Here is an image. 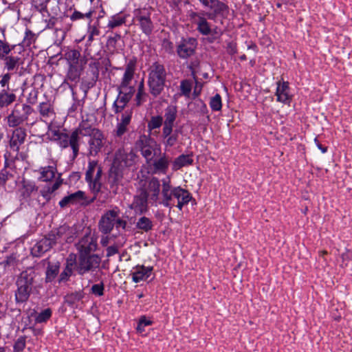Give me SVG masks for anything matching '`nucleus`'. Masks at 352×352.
Wrapping results in <instances>:
<instances>
[{
  "label": "nucleus",
  "mask_w": 352,
  "mask_h": 352,
  "mask_svg": "<svg viewBox=\"0 0 352 352\" xmlns=\"http://www.w3.org/2000/svg\"><path fill=\"white\" fill-rule=\"evenodd\" d=\"M341 257L342 259V265L346 266L348 265V261L352 260V251L346 250L345 252L342 254Z\"/></svg>",
  "instance_id": "obj_64"
},
{
  "label": "nucleus",
  "mask_w": 352,
  "mask_h": 352,
  "mask_svg": "<svg viewBox=\"0 0 352 352\" xmlns=\"http://www.w3.org/2000/svg\"><path fill=\"white\" fill-rule=\"evenodd\" d=\"M85 192L78 190L74 193L69 194L64 197L60 201L59 206L60 208H65L69 205H75L78 204H84L86 200Z\"/></svg>",
  "instance_id": "obj_26"
},
{
  "label": "nucleus",
  "mask_w": 352,
  "mask_h": 352,
  "mask_svg": "<svg viewBox=\"0 0 352 352\" xmlns=\"http://www.w3.org/2000/svg\"><path fill=\"white\" fill-rule=\"evenodd\" d=\"M74 133L77 134V140L80 143L81 136H92L96 131H100L98 129H96L88 122V120H82L79 126L75 129Z\"/></svg>",
  "instance_id": "obj_31"
},
{
  "label": "nucleus",
  "mask_w": 352,
  "mask_h": 352,
  "mask_svg": "<svg viewBox=\"0 0 352 352\" xmlns=\"http://www.w3.org/2000/svg\"><path fill=\"white\" fill-rule=\"evenodd\" d=\"M87 34L88 41H92L94 40L96 36H98L100 35V30L97 26L89 25L88 27Z\"/></svg>",
  "instance_id": "obj_59"
},
{
  "label": "nucleus",
  "mask_w": 352,
  "mask_h": 352,
  "mask_svg": "<svg viewBox=\"0 0 352 352\" xmlns=\"http://www.w3.org/2000/svg\"><path fill=\"white\" fill-rule=\"evenodd\" d=\"M35 34H34L30 30H26L25 35L23 41V44L26 47H29L35 41Z\"/></svg>",
  "instance_id": "obj_57"
},
{
  "label": "nucleus",
  "mask_w": 352,
  "mask_h": 352,
  "mask_svg": "<svg viewBox=\"0 0 352 352\" xmlns=\"http://www.w3.org/2000/svg\"><path fill=\"white\" fill-rule=\"evenodd\" d=\"M51 140L55 142L61 148L70 146L72 150L73 159L78 155L80 144L77 140V134L74 131L69 135L67 133L54 130L52 131Z\"/></svg>",
  "instance_id": "obj_4"
},
{
  "label": "nucleus",
  "mask_w": 352,
  "mask_h": 352,
  "mask_svg": "<svg viewBox=\"0 0 352 352\" xmlns=\"http://www.w3.org/2000/svg\"><path fill=\"white\" fill-rule=\"evenodd\" d=\"M57 171L56 167L54 166H47L40 168L39 179L42 182H50L55 177Z\"/></svg>",
  "instance_id": "obj_39"
},
{
  "label": "nucleus",
  "mask_w": 352,
  "mask_h": 352,
  "mask_svg": "<svg viewBox=\"0 0 352 352\" xmlns=\"http://www.w3.org/2000/svg\"><path fill=\"white\" fill-rule=\"evenodd\" d=\"M65 58L67 62L77 61L80 58V53L77 50H71L65 53Z\"/></svg>",
  "instance_id": "obj_55"
},
{
  "label": "nucleus",
  "mask_w": 352,
  "mask_h": 352,
  "mask_svg": "<svg viewBox=\"0 0 352 352\" xmlns=\"http://www.w3.org/2000/svg\"><path fill=\"white\" fill-rule=\"evenodd\" d=\"M120 208L117 206L106 210L99 220V230L104 234H108L111 233L114 226L116 229L121 228L125 230L127 223L120 217Z\"/></svg>",
  "instance_id": "obj_3"
},
{
  "label": "nucleus",
  "mask_w": 352,
  "mask_h": 352,
  "mask_svg": "<svg viewBox=\"0 0 352 352\" xmlns=\"http://www.w3.org/2000/svg\"><path fill=\"white\" fill-rule=\"evenodd\" d=\"M82 71V69H77L74 67H69L66 76L67 79L72 82L78 81Z\"/></svg>",
  "instance_id": "obj_47"
},
{
  "label": "nucleus",
  "mask_w": 352,
  "mask_h": 352,
  "mask_svg": "<svg viewBox=\"0 0 352 352\" xmlns=\"http://www.w3.org/2000/svg\"><path fill=\"white\" fill-rule=\"evenodd\" d=\"M181 95L189 97L192 90V82L190 80H183L180 82Z\"/></svg>",
  "instance_id": "obj_49"
},
{
  "label": "nucleus",
  "mask_w": 352,
  "mask_h": 352,
  "mask_svg": "<svg viewBox=\"0 0 352 352\" xmlns=\"http://www.w3.org/2000/svg\"><path fill=\"white\" fill-rule=\"evenodd\" d=\"M196 41L194 38L183 40L177 48V53L179 58L186 59L195 54Z\"/></svg>",
  "instance_id": "obj_21"
},
{
  "label": "nucleus",
  "mask_w": 352,
  "mask_h": 352,
  "mask_svg": "<svg viewBox=\"0 0 352 352\" xmlns=\"http://www.w3.org/2000/svg\"><path fill=\"white\" fill-rule=\"evenodd\" d=\"M190 17L197 26V30L204 36L210 35L212 32V27L207 19L200 13L192 12Z\"/></svg>",
  "instance_id": "obj_19"
},
{
  "label": "nucleus",
  "mask_w": 352,
  "mask_h": 352,
  "mask_svg": "<svg viewBox=\"0 0 352 352\" xmlns=\"http://www.w3.org/2000/svg\"><path fill=\"white\" fill-rule=\"evenodd\" d=\"M98 247L97 237L91 233L89 228L85 235L76 244L78 255L94 254Z\"/></svg>",
  "instance_id": "obj_7"
},
{
  "label": "nucleus",
  "mask_w": 352,
  "mask_h": 352,
  "mask_svg": "<svg viewBox=\"0 0 352 352\" xmlns=\"http://www.w3.org/2000/svg\"><path fill=\"white\" fill-rule=\"evenodd\" d=\"M100 258L97 254L78 255L76 270L80 275L94 271L100 266Z\"/></svg>",
  "instance_id": "obj_10"
},
{
  "label": "nucleus",
  "mask_w": 352,
  "mask_h": 352,
  "mask_svg": "<svg viewBox=\"0 0 352 352\" xmlns=\"http://www.w3.org/2000/svg\"><path fill=\"white\" fill-rule=\"evenodd\" d=\"M104 136L102 132L96 131L94 135L90 137L89 144V155L96 156L104 146Z\"/></svg>",
  "instance_id": "obj_22"
},
{
  "label": "nucleus",
  "mask_w": 352,
  "mask_h": 352,
  "mask_svg": "<svg viewBox=\"0 0 352 352\" xmlns=\"http://www.w3.org/2000/svg\"><path fill=\"white\" fill-rule=\"evenodd\" d=\"M163 123V118L160 116H152L148 122V129L152 131L159 129Z\"/></svg>",
  "instance_id": "obj_51"
},
{
  "label": "nucleus",
  "mask_w": 352,
  "mask_h": 352,
  "mask_svg": "<svg viewBox=\"0 0 352 352\" xmlns=\"http://www.w3.org/2000/svg\"><path fill=\"white\" fill-rule=\"evenodd\" d=\"M133 114V111L132 109H126L117 117L118 122L116 129L113 130V134L116 138H120L129 131Z\"/></svg>",
  "instance_id": "obj_13"
},
{
  "label": "nucleus",
  "mask_w": 352,
  "mask_h": 352,
  "mask_svg": "<svg viewBox=\"0 0 352 352\" xmlns=\"http://www.w3.org/2000/svg\"><path fill=\"white\" fill-rule=\"evenodd\" d=\"M135 145L140 149L141 154L146 160L147 162L153 160V151L156 145V142L153 139L148 135H142L136 141Z\"/></svg>",
  "instance_id": "obj_12"
},
{
  "label": "nucleus",
  "mask_w": 352,
  "mask_h": 352,
  "mask_svg": "<svg viewBox=\"0 0 352 352\" xmlns=\"http://www.w3.org/2000/svg\"><path fill=\"white\" fill-rule=\"evenodd\" d=\"M63 183V179L60 178V176L58 177V178L56 179V181L54 182V184L52 186H47V188H44L41 191V195L43 197H47L53 193L54 191H56L57 189L59 188L60 185Z\"/></svg>",
  "instance_id": "obj_48"
},
{
  "label": "nucleus",
  "mask_w": 352,
  "mask_h": 352,
  "mask_svg": "<svg viewBox=\"0 0 352 352\" xmlns=\"http://www.w3.org/2000/svg\"><path fill=\"white\" fill-rule=\"evenodd\" d=\"M34 113V109L28 104H15L11 113L7 116V123L10 127L19 126L29 121V117Z\"/></svg>",
  "instance_id": "obj_5"
},
{
  "label": "nucleus",
  "mask_w": 352,
  "mask_h": 352,
  "mask_svg": "<svg viewBox=\"0 0 352 352\" xmlns=\"http://www.w3.org/2000/svg\"><path fill=\"white\" fill-rule=\"evenodd\" d=\"M83 298L81 292H74L67 294L65 297V302L70 307H72L76 302H79Z\"/></svg>",
  "instance_id": "obj_45"
},
{
  "label": "nucleus",
  "mask_w": 352,
  "mask_h": 352,
  "mask_svg": "<svg viewBox=\"0 0 352 352\" xmlns=\"http://www.w3.org/2000/svg\"><path fill=\"white\" fill-rule=\"evenodd\" d=\"M2 60H3L4 69L8 72L16 71L19 66L23 64L21 52H19L16 54L14 50L6 56Z\"/></svg>",
  "instance_id": "obj_20"
},
{
  "label": "nucleus",
  "mask_w": 352,
  "mask_h": 352,
  "mask_svg": "<svg viewBox=\"0 0 352 352\" xmlns=\"http://www.w3.org/2000/svg\"><path fill=\"white\" fill-rule=\"evenodd\" d=\"M134 271L131 273L132 280L138 283L142 280L147 279L151 274L153 267L152 266L145 267L144 265H137L133 268Z\"/></svg>",
  "instance_id": "obj_29"
},
{
  "label": "nucleus",
  "mask_w": 352,
  "mask_h": 352,
  "mask_svg": "<svg viewBox=\"0 0 352 352\" xmlns=\"http://www.w3.org/2000/svg\"><path fill=\"white\" fill-rule=\"evenodd\" d=\"M149 199L146 197L144 191L139 190L138 193L133 197V201L129 205V208L134 210L137 214H142L148 211V201Z\"/></svg>",
  "instance_id": "obj_16"
},
{
  "label": "nucleus",
  "mask_w": 352,
  "mask_h": 352,
  "mask_svg": "<svg viewBox=\"0 0 352 352\" xmlns=\"http://www.w3.org/2000/svg\"><path fill=\"white\" fill-rule=\"evenodd\" d=\"M57 243L51 231L38 241L32 248V254L35 257H39L45 252L49 251Z\"/></svg>",
  "instance_id": "obj_15"
},
{
  "label": "nucleus",
  "mask_w": 352,
  "mask_h": 352,
  "mask_svg": "<svg viewBox=\"0 0 352 352\" xmlns=\"http://www.w3.org/2000/svg\"><path fill=\"white\" fill-rule=\"evenodd\" d=\"M26 137V129L23 127L16 126L13 130L10 136L9 141L10 148L15 152H19L20 146L25 142Z\"/></svg>",
  "instance_id": "obj_18"
},
{
  "label": "nucleus",
  "mask_w": 352,
  "mask_h": 352,
  "mask_svg": "<svg viewBox=\"0 0 352 352\" xmlns=\"http://www.w3.org/2000/svg\"><path fill=\"white\" fill-rule=\"evenodd\" d=\"M121 38L120 34L116 33L113 36L109 37L107 45L109 47H112L113 49L116 48V43L118 40Z\"/></svg>",
  "instance_id": "obj_62"
},
{
  "label": "nucleus",
  "mask_w": 352,
  "mask_h": 352,
  "mask_svg": "<svg viewBox=\"0 0 352 352\" xmlns=\"http://www.w3.org/2000/svg\"><path fill=\"white\" fill-rule=\"evenodd\" d=\"M51 316L52 310L50 308H47L39 313L36 316L35 320L38 323L45 322L51 318Z\"/></svg>",
  "instance_id": "obj_52"
},
{
  "label": "nucleus",
  "mask_w": 352,
  "mask_h": 352,
  "mask_svg": "<svg viewBox=\"0 0 352 352\" xmlns=\"http://www.w3.org/2000/svg\"><path fill=\"white\" fill-rule=\"evenodd\" d=\"M148 86L150 94L156 98L164 91L166 72L165 67L160 62L153 63L148 68Z\"/></svg>",
  "instance_id": "obj_2"
},
{
  "label": "nucleus",
  "mask_w": 352,
  "mask_h": 352,
  "mask_svg": "<svg viewBox=\"0 0 352 352\" xmlns=\"http://www.w3.org/2000/svg\"><path fill=\"white\" fill-rule=\"evenodd\" d=\"M212 10L213 12L208 14L209 19H212L216 16H221L223 18L228 16L229 13V7L225 3L219 0H214L208 7Z\"/></svg>",
  "instance_id": "obj_28"
},
{
  "label": "nucleus",
  "mask_w": 352,
  "mask_h": 352,
  "mask_svg": "<svg viewBox=\"0 0 352 352\" xmlns=\"http://www.w3.org/2000/svg\"><path fill=\"white\" fill-rule=\"evenodd\" d=\"M148 96V94L146 91H137L135 102L136 107H140L146 101L147 97Z\"/></svg>",
  "instance_id": "obj_56"
},
{
  "label": "nucleus",
  "mask_w": 352,
  "mask_h": 352,
  "mask_svg": "<svg viewBox=\"0 0 352 352\" xmlns=\"http://www.w3.org/2000/svg\"><path fill=\"white\" fill-rule=\"evenodd\" d=\"M123 178V170L113 166L112 164L108 178V183L110 186V189L114 194L117 193L118 186L121 182Z\"/></svg>",
  "instance_id": "obj_25"
},
{
  "label": "nucleus",
  "mask_w": 352,
  "mask_h": 352,
  "mask_svg": "<svg viewBox=\"0 0 352 352\" xmlns=\"http://www.w3.org/2000/svg\"><path fill=\"white\" fill-rule=\"evenodd\" d=\"M16 96L13 92H10L8 89L0 91V108H6L11 105L16 101Z\"/></svg>",
  "instance_id": "obj_36"
},
{
  "label": "nucleus",
  "mask_w": 352,
  "mask_h": 352,
  "mask_svg": "<svg viewBox=\"0 0 352 352\" xmlns=\"http://www.w3.org/2000/svg\"><path fill=\"white\" fill-rule=\"evenodd\" d=\"M54 236L56 243H72L76 236L77 230L75 227H69L66 225L51 231Z\"/></svg>",
  "instance_id": "obj_14"
},
{
  "label": "nucleus",
  "mask_w": 352,
  "mask_h": 352,
  "mask_svg": "<svg viewBox=\"0 0 352 352\" xmlns=\"http://www.w3.org/2000/svg\"><path fill=\"white\" fill-rule=\"evenodd\" d=\"M37 189L38 188L34 182L24 181L23 188L21 190V195L23 198L30 197L32 193L36 191Z\"/></svg>",
  "instance_id": "obj_42"
},
{
  "label": "nucleus",
  "mask_w": 352,
  "mask_h": 352,
  "mask_svg": "<svg viewBox=\"0 0 352 352\" xmlns=\"http://www.w3.org/2000/svg\"><path fill=\"white\" fill-rule=\"evenodd\" d=\"M151 8H137L133 11V21L140 26L146 35L149 36L154 28L151 19Z\"/></svg>",
  "instance_id": "obj_6"
},
{
  "label": "nucleus",
  "mask_w": 352,
  "mask_h": 352,
  "mask_svg": "<svg viewBox=\"0 0 352 352\" xmlns=\"http://www.w3.org/2000/svg\"><path fill=\"white\" fill-rule=\"evenodd\" d=\"M126 104H123L122 103H120V102L117 101L116 100L113 102L112 105L113 111L116 114L122 113L124 112L126 109Z\"/></svg>",
  "instance_id": "obj_61"
},
{
  "label": "nucleus",
  "mask_w": 352,
  "mask_h": 352,
  "mask_svg": "<svg viewBox=\"0 0 352 352\" xmlns=\"http://www.w3.org/2000/svg\"><path fill=\"white\" fill-rule=\"evenodd\" d=\"M126 22V18L124 16H120L119 15L113 16L111 19L109 21L107 24V28L109 29L113 30L116 27L121 26Z\"/></svg>",
  "instance_id": "obj_46"
},
{
  "label": "nucleus",
  "mask_w": 352,
  "mask_h": 352,
  "mask_svg": "<svg viewBox=\"0 0 352 352\" xmlns=\"http://www.w3.org/2000/svg\"><path fill=\"white\" fill-rule=\"evenodd\" d=\"M192 156V155L184 154L179 155L173 162V170H177L184 166L192 165L193 163V159Z\"/></svg>",
  "instance_id": "obj_37"
},
{
  "label": "nucleus",
  "mask_w": 352,
  "mask_h": 352,
  "mask_svg": "<svg viewBox=\"0 0 352 352\" xmlns=\"http://www.w3.org/2000/svg\"><path fill=\"white\" fill-rule=\"evenodd\" d=\"M25 347V338L19 337L14 342V352H22Z\"/></svg>",
  "instance_id": "obj_58"
},
{
  "label": "nucleus",
  "mask_w": 352,
  "mask_h": 352,
  "mask_svg": "<svg viewBox=\"0 0 352 352\" xmlns=\"http://www.w3.org/2000/svg\"><path fill=\"white\" fill-rule=\"evenodd\" d=\"M16 45H10L6 41L0 39V60H2L6 56L14 50Z\"/></svg>",
  "instance_id": "obj_43"
},
{
  "label": "nucleus",
  "mask_w": 352,
  "mask_h": 352,
  "mask_svg": "<svg viewBox=\"0 0 352 352\" xmlns=\"http://www.w3.org/2000/svg\"><path fill=\"white\" fill-rule=\"evenodd\" d=\"M7 166L8 159L6 158L5 167L0 172V186H5L9 177L12 176V174H10L9 171L7 170Z\"/></svg>",
  "instance_id": "obj_54"
},
{
  "label": "nucleus",
  "mask_w": 352,
  "mask_h": 352,
  "mask_svg": "<svg viewBox=\"0 0 352 352\" xmlns=\"http://www.w3.org/2000/svg\"><path fill=\"white\" fill-rule=\"evenodd\" d=\"M102 176V168L95 160L89 161L85 173V180L91 189L98 190L101 188L100 179Z\"/></svg>",
  "instance_id": "obj_11"
},
{
  "label": "nucleus",
  "mask_w": 352,
  "mask_h": 352,
  "mask_svg": "<svg viewBox=\"0 0 352 352\" xmlns=\"http://www.w3.org/2000/svg\"><path fill=\"white\" fill-rule=\"evenodd\" d=\"M170 159L164 153L159 159L155 160L153 163L154 173L166 174L168 169Z\"/></svg>",
  "instance_id": "obj_35"
},
{
  "label": "nucleus",
  "mask_w": 352,
  "mask_h": 352,
  "mask_svg": "<svg viewBox=\"0 0 352 352\" xmlns=\"http://www.w3.org/2000/svg\"><path fill=\"white\" fill-rule=\"evenodd\" d=\"M47 263L45 271V283H52L59 274L60 263L58 261H51L49 259L45 261Z\"/></svg>",
  "instance_id": "obj_30"
},
{
  "label": "nucleus",
  "mask_w": 352,
  "mask_h": 352,
  "mask_svg": "<svg viewBox=\"0 0 352 352\" xmlns=\"http://www.w3.org/2000/svg\"><path fill=\"white\" fill-rule=\"evenodd\" d=\"M118 96L116 98V100L120 102V103H122L123 104H128L135 91V87H131L126 89H119L118 87Z\"/></svg>",
  "instance_id": "obj_38"
},
{
  "label": "nucleus",
  "mask_w": 352,
  "mask_h": 352,
  "mask_svg": "<svg viewBox=\"0 0 352 352\" xmlns=\"http://www.w3.org/2000/svg\"><path fill=\"white\" fill-rule=\"evenodd\" d=\"M161 184L158 178L153 177L147 182L145 188H141V191L146 192V197L149 199L150 202L157 206L162 205V190L160 192Z\"/></svg>",
  "instance_id": "obj_9"
},
{
  "label": "nucleus",
  "mask_w": 352,
  "mask_h": 352,
  "mask_svg": "<svg viewBox=\"0 0 352 352\" xmlns=\"http://www.w3.org/2000/svg\"><path fill=\"white\" fill-rule=\"evenodd\" d=\"M276 90L275 95L276 100L284 104H289L292 101V96L289 94V86L288 82L278 81L276 82Z\"/></svg>",
  "instance_id": "obj_24"
},
{
  "label": "nucleus",
  "mask_w": 352,
  "mask_h": 352,
  "mask_svg": "<svg viewBox=\"0 0 352 352\" xmlns=\"http://www.w3.org/2000/svg\"><path fill=\"white\" fill-rule=\"evenodd\" d=\"M177 109L175 106L169 105L165 109L164 122L162 129H173L174 122L176 120Z\"/></svg>",
  "instance_id": "obj_34"
},
{
  "label": "nucleus",
  "mask_w": 352,
  "mask_h": 352,
  "mask_svg": "<svg viewBox=\"0 0 352 352\" xmlns=\"http://www.w3.org/2000/svg\"><path fill=\"white\" fill-rule=\"evenodd\" d=\"M104 286L103 283L93 285L91 288V293L98 296H101L104 294Z\"/></svg>",
  "instance_id": "obj_60"
},
{
  "label": "nucleus",
  "mask_w": 352,
  "mask_h": 352,
  "mask_svg": "<svg viewBox=\"0 0 352 352\" xmlns=\"http://www.w3.org/2000/svg\"><path fill=\"white\" fill-rule=\"evenodd\" d=\"M138 156L132 150L126 152L124 148H120L116 153L112 164L122 170L135 165Z\"/></svg>",
  "instance_id": "obj_8"
},
{
  "label": "nucleus",
  "mask_w": 352,
  "mask_h": 352,
  "mask_svg": "<svg viewBox=\"0 0 352 352\" xmlns=\"http://www.w3.org/2000/svg\"><path fill=\"white\" fill-rule=\"evenodd\" d=\"M192 199L188 190L181 186L174 187L169 178L162 179V205L170 209L176 206L179 210Z\"/></svg>",
  "instance_id": "obj_1"
},
{
  "label": "nucleus",
  "mask_w": 352,
  "mask_h": 352,
  "mask_svg": "<svg viewBox=\"0 0 352 352\" xmlns=\"http://www.w3.org/2000/svg\"><path fill=\"white\" fill-rule=\"evenodd\" d=\"M86 64V60L84 58H80L77 61H72L68 63L69 67H74L77 69H84V65Z\"/></svg>",
  "instance_id": "obj_63"
},
{
  "label": "nucleus",
  "mask_w": 352,
  "mask_h": 352,
  "mask_svg": "<svg viewBox=\"0 0 352 352\" xmlns=\"http://www.w3.org/2000/svg\"><path fill=\"white\" fill-rule=\"evenodd\" d=\"M153 223L148 217L142 216L135 223V228L142 232H148L153 229Z\"/></svg>",
  "instance_id": "obj_40"
},
{
  "label": "nucleus",
  "mask_w": 352,
  "mask_h": 352,
  "mask_svg": "<svg viewBox=\"0 0 352 352\" xmlns=\"http://www.w3.org/2000/svg\"><path fill=\"white\" fill-rule=\"evenodd\" d=\"M17 289L15 292V301L16 303H23L28 300L32 292L25 288L16 286Z\"/></svg>",
  "instance_id": "obj_41"
},
{
  "label": "nucleus",
  "mask_w": 352,
  "mask_h": 352,
  "mask_svg": "<svg viewBox=\"0 0 352 352\" xmlns=\"http://www.w3.org/2000/svg\"><path fill=\"white\" fill-rule=\"evenodd\" d=\"M76 269V256L74 254H70L67 259L65 267L58 276V281L59 283H66L72 276L74 269Z\"/></svg>",
  "instance_id": "obj_23"
},
{
  "label": "nucleus",
  "mask_w": 352,
  "mask_h": 352,
  "mask_svg": "<svg viewBox=\"0 0 352 352\" xmlns=\"http://www.w3.org/2000/svg\"><path fill=\"white\" fill-rule=\"evenodd\" d=\"M50 0L43 1H34V7L36 11L40 12L43 16H50V11L47 10V3Z\"/></svg>",
  "instance_id": "obj_44"
},
{
  "label": "nucleus",
  "mask_w": 352,
  "mask_h": 352,
  "mask_svg": "<svg viewBox=\"0 0 352 352\" xmlns=\"http://www.w3.org/2000/svg\"><path fill=\"white\" fill-rule=\"evenodd\" d=\"M210 106L212 111H220L222 107L221 97L219 94L210 98Z\"/></svg>",
  "instance_id": "obj_50"
},
{
  "label": "nucleus",
  "mask_w": 352,
  "mask_h": 352,
  "mask_svg": "<svg viewBox=\"0 0 352 352\" xmlns=\"http://www.w3.org/2000/svg\"><path fill=\"white\" fill-rule=\"evenodd\" d=\"M153 324V321L148 319L146 316H142L140 318L139 322L137 326V331L140 333H142L145 331V327L150 326Z\"/></svg>",
  "instance_id": "obj_53"
},
{
  "label": "nucleus",
  "mask_w": 352,
  "mask_h": 352,
  "mask_svg": "<svg viewBox=\"0 0 352 352\" xmlns=\"http://www.w3.org/2000/svg\"><path fill=\"white\" fill-rule=\"evenodd\" d=\"M179 131L173 129H162V137L163 138V144L165 148L174 146L178 142Z\"/></svg>",
  "instance_id": "obj_33"
},
{
  "label": "nucleus",
  "mask_w": 352,
  "mask_h": 352,
  "mask_svg": "<svg viewBox=\"0 0 352 352\" xmlns=\"http://www.w3.org/2000/svg\"><path fill=\"white\" fill-rule=\"evenodd\" d=\"M136 65L137 58L135 57L129 60L126 65L125 71L119 85V89H126L132 87L131 82L134 77Z\"/></svg>",
  "instance_id": "obj_17"
},
{
  "label": "nucleus",
  "mask_w": 352,
  "mask_h": 352,
  "mask_svg": "<svg viewBox=\"0 0 352 352\" xmlns=\"http://www.w3.org/2000/svg\"><path fill=\"white\" fill-rule=\"evenodd\" d=\"M34 272H28V271L22 272L18 277L16 285L22 287L32 292L34 280Z\"/></svg>",
  "instance_id": "obj_32"
},
{
  "label": "nucleus",
  "mask_w": 352,
  "mask_h": 352,
  "mask_svg": "<svg viewBox=\"0 0 352 352\" xmlns=\"http://www.w3.org/2000/svg\"><path fill=\"white\" fill-rule=\"evenodd\" d=\"M40 115V119L42 121L47 122L49 120L54 118L56 113L53 104L47 100L40 102L37 107Z\"/></svg>",
  "instance_id": "obj_27"
}]
</instances>
